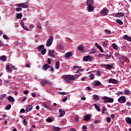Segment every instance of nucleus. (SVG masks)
Instances as JSON below:
<instances>
[{
    "instance_id": "nucleus-1",
    "label": "nucleus",
    "mask_w": 131,
    "mask_h": 131,
    "mask_svg": "<svg viewBox=\"0 0 131 131\" xmlns=\"http://www.w3.org/2000/svg\"><path fill=\"white\" fill-rule=\"evenodd\" d=\"M61 77L63 78V81L65 83H69L70 81L75 80L74 76L71 75H64L62 76Z\"/></svg>"
},
{
    "instance_id": "nucleus-2",
    "label": "nucleus",
    "mask_w": 131,
    "mask_h": 131,
    "mask_svg": "<svg viewBox=\"0 0 131 131\" xmlns=\"http://www.w3.org/2000/svg\"><path fill=\"white\" fill-rule=\"evenodd\" d=\"M87 5L88 6L87 9L88 11L93 12L95 7L93 6L94 5V0H87Z\"/></svg>"
},
{
    "instance_id": "nucleus-3",
    "label": "nucleus",
    "mask_w": 131,
    "mask_h": 131,
    "mask_svg": "<svg viewBox=\"0 0 131 131\" xmlns=\"http://www.w3.org/2000/svg\"><path fill=\"white\" fill-rule=\"evenodd\" d=\"M115 56H116L117 58H118L120 61H121L122 63H124V62H125L126 60V59H127V57L122 56L119 53H116Z\"/></svg>"
},
{
    "instance_id": "nucleus-4",
    "label": "nucleus",
    "mask_w": 131,
    "mask_h": 131,
    "mask_svg": "<svg viewBox=\"0 0 131 131\" xmlns=\"http://www.w3.org/2000/svg\"><path fill=\"white\" fill-rule=\"evenodd\" d=\"M56 51L54 50H49L48 51V56L51 58H56Z\"/></svg>"
},
{
    "instance_id": "nucleus-5",
    "label": "nucleus",
    "mask_w": 131,
    "mask_h": 131,
    "mask_svg": "<svg viewBox=\"0 0 131 131\" xmlns=\"http://www.w3.org/2000/svg\"><path fill=\"white\" fill-rule=\"evenodd\" d=\"M53 41H54V37L53 36H51L47 41V47H51V46H52V44L53 43Z\"/></svg>"
},
{
    "instance_id": "nucleus-6",
    "label": "nucleus",
    "mask_w": 131,
    "mask_h": 131,
    "mask_svg": "<svg viewBox=\"0 0 131 131\" xmlns=\"http://www.w3.org/2000/svg\"><path fill=\"white\" fill-rule=\"evenodd\" d=\"M102 99L105 101V103H113V99L112 98L104 96Z\"/></svg>"
},
{
    "instance_id": "nucleus-7",
    "label": "nucleus",
    "mask_w": 131,
    "mask_h": 131,
    "mask_svg": "<svg viewBox=\"0 0 131 131\" xmlns=\"http://www.w3.org/2000/svg\"><path fill=\"white\" fill-rule=\"evenodd\" d=\"M118 101L121 103V104H124L126 102V98H125V96H122L118 99Z\"/></svg>"
},
{
    "instance_id": "nucleus-8",
    "label": "nucleus",
    "mask_w": 131,
    "mask_h": 131,
    "mask_svg": "<svg viewBox=\"0 0 131 131\" xmlns=\"http://www.w3.org/2000/svg\"><path fill=\"white\" fill-rule=\"evenodd\" d=\"M92 59H93L92 56H86L83 57V60L84 61V62H88V61H89V60H90V61H92Z\"/></svg>"
},
{
    "instance_id": "nucleus-9",
    "label": "nucleus",
    "mask_w": 131,
    "mask_h": 131,
    "mask_svg": "<svg viewBox=\"0 0 131 131\" xmlns=\"http://www.w3.org/2000/svg\"><path fill=\"white\" fill-rule=\"evenodd\" d=\"M101 14L102 16H107V14H108V10L106 8H103L101 11Z\"/></svg>"
},
{
    "instance_id": "nucleus-10",
    "label": "nucleus",
    "mask_w": 131,
    "mask_h": 131,
    "mask_svg": "<svg viewBox=\"0 0 131 131\" xmlns=\"http://www.w3.org/2000/svg\"><path fill=\"white\" fill-rule=\"evenodd\" d=\"M72 56H73V54L72 53V52H69L65 54L64 58H66V59H69V58H70V57H72Z\"/></svg>"
},
{
    "instance_id": "nucleus-11",
    "label": "nucleus",
    "mask_w": 131,
    "mask_h": 131,
    "mask_svg": "<svg viewBox=\"0 0 131 131\" xmlns=\"http://www.w3.org/2000/svg\"><path fill=\"white\" fill-rule=\"evenodd\" d=\"M84 46L83 45H80L78 47V50L80 51L81 53H84Z\"/></svg>"
},
{
    "instance_id": "nucleus-12",
    "label": "nucleus",
    "mask_w": 131,
    "mask_h": 131,
    "mask_svg": "<svg viewBox=\"0 0 131 131\" xmlns=\"http://www.w3.org/2000/svg\"><path fill=\"white\" fill-rule=\"evenodd\" d=\"M59 117H62V116H64L65 115V111H63L62 108H60L59 110Z\"/></svg>"
},
{
    "instance_id": "nucleus-13",
    "label": "nucleus",
    "mask_w": 131,
    "mask_h": 131,
    "mask_svg": "<svg viewBox=\"0 0 131 131\" xmlns=\"http://www.w3.org/2000/svg\"><path fill=\"white\" fill-rule=\"evenodd\" d=\"M95 46L99 50L100 52L101 53H104V50H103V48H102L101 46L99 45V44H98L97 42L95 43Z\"/></svg>"
},
{
    "instance_id": "nucleus-14",
    "label": "nucleus",
    "mask_w": 131,
    "mask_h": 131,
    "mask_svg": "<svg viewBox=\"0 0 131 131\" xmlns=\"http://www.w3.org/2000/svg\"><path fill=\"white\" fill-rule=\"evenodd\" d=\"M123 38L127 40L128 41H130L131 42V37L127 35H125L123 36Z\"/></svg>"
},
{
    "instance_id": "nucleus-15",
    "label": "nucleus",
    "mask_w": 131,
    "mask_h": 131,
    "mask_svg": "<svg viewBox=\"0 0 131 131\" xmlns=\"http://www.w3.org/2000/svg\"><path fill=\"white\" fill-rule=\"evenodd\" d=\"M91 119V115L90 114H87L85 116L83 120L85 121H89Z\"/></svg>"
},
{
    "instance_id": "nucleus-16",
    "label": "nucleus",
    "mask_w": 131,
    "mask_h": 131,
    "mask_svg": "<svg viewBox=\"0 0 131 131\" xmlns=\"http://www.w3.org/2000/svg\"><path fill=\"white\" fill-rule=\"evenodd\" d=\"M123 16H124V13L123 12H120L116 14V17L118 18H120V17H123Z\"/></svg>"
},
{
    "instance_id": "nucleus-17",
    "label": "nucleus",
    "mask_w": 131,
    "mask_h": 131,
    "mask_svg": "<svg viewBox=\"0 0 131 131\" xmlns=\"http://www.w3.org/2000/svg\"><path fill=\"white\" fill-rule=\"evenodd\" d=\"M50 67H51V66H50V64L48 63H46L42 66V68L43 70H48V69H49V68H50Z\"/></svg>"
},
{
    "instance_id": "nucleus-18",
    "label": "nucleus",
    "mask_w": 131,
    "mask_h": 131,
    "mask_svg": "<svg viewBox=\"0 0 131 131\" xmlns=\"http://www.w3.org/2000/svg\"><path fill=\"white\" fill-rule=\"evenodd\" d=\"M32 105H29L26 108V112H30L31 110H32Z\"/></svg>"
},
{
    "instance_id": "nucleus-19",
    "label": "nucleus",
    "mask_w": 131,
    "mask_h": 131,
    "mask_svg": "<svg viewBox=\"0 0 131 131\" xmlns=\"http://www.w3.org/2000/svg\"><path fill=\"white\" fill-rule=\"evenodd\" d=\"M8 100L9 102H11L12 103H13V102H15V99H14V97L12 96H9L8 97Z\"/></svg>"
},
{
    "instance_id": "nucleus-20",
    "label": "nucleus",
    "mask_w": 131,
    "mask_h": 131,
    "mask_svg": "<svg viewBox=\"0 0 131 131\" xmlns=\"http://www.w3.org/2000/svg\"><path fill=\"white\" fill-rule=\"evenodd\" d=\"M93 98V100H95V101H99L100 100V97L97 95H94Z\"/></svg>"
},
{
    "instance_id": "nucleus-21",
    "label": "nucleus",
    "mask_w": 131,
    "mask_h": 131,
    "mask_svg": "<svg viewBox=\"0 0 131 131\" xmlns=\"http://www.w3.org/2000/svg\"><path fill=\"white\" fill-rule=\"evenodd\" d=\"M60 68V61H57L55 63V69H59Z\"/></svg>"
},
{
    "instance_id": "nucleus-22",
    "label": "nucleus",
    "mask_w": 131,
    "mask_h": 131,
    "mask_svg": "<svg viewBox=\"0 0 131 131\" xmlns=\"http://www.w3.org/2000/svg\"><path fill=\"white\" fill-rule=\"evenodd\" d=\"M47 83H48V80H42L40 81V83L42 86L45 85V84H47Z\"/></svg>"
},
{
    "instance_id": "nucleus-23",
    "label": "nucleus",
    "mask_w": 131,
    "mask_h": 131,
    "mask_svg": "<svg viewBox=\"0 0 131 131\" xmlns=\"http://www.w3.org/2000/svg\"><path fill=\"white\" fill-rule=\"evenodd\" d=\"M126 122L128 124H131V118L129 117H127L125 118Z\"/></svg>"
},
{
    "instance_id": "nucleus-24",
    "label": "nucleus",
    "mask_w": 131,
    "mask_h": 131,
    "mask_svg": "<svg viewBox=\"0 0 131 131\" xmlns=\"http://www.w3.org/2000/svg\"><path fill=\"white\" fill-rule=\"evenodd\" d=\"M116 22L118 23L119 25H122L123 24V22L122 21L121 19H117L116 20Z\"/></svg>"
},
{
    "instance_id": "nucleus-25",
    "label": "nucleus",
    "mask_w": 131,
    "mask_h": 131,
    "mask_svg": "<svg viewBox=\"0 0 131 131\" xmlns=\"http://www.w3.org/2000/svg\"><path fill=\"white\" fill-rule=\"evenodd\" d=\"M38 51H40L41 50H43L45 49V46L40 45L37 47Z\"/></svg>"
},
{
    "instance_id": "nucleus-26",
    "label": "nucleus",
    "mask_w": 131,
    "mask_h": 131,
    "mask_svg": "<svg viewBox=\"0 0 131 131\" xmlns=\"http://www.w3.org/2000/svg\"><path fill=\"white\" fill-rule=\"evenodd\" d=\"M104 66L106 69H108L109 70L112 68V65L111 64H104Z\"/></svg>"
},
{
    "instance_id": "nucleus-27",
    "label": "nucleus",
    "mask_w": 131,
    "mask_h": 131,
    "mask_svg": "<svg viewBox=\"0 0 131 131\" xmlns=\"http://www.w3.org/2000/svg\"><path fill=\"white\" fill-rule=\"evenodd\" d=\"M101 84H102V83H101V82H100L99 81H97L94 84V86H99L100 85H101Z\"/></svg>"
},
{
    "instance_id": "nucleus-28",
    "label": "nucleus",
    "mask_w": 131,
    "mask_h": 131,
    "mask_svg": "<svg viewBox=\"0 0 131 131\" xmlns=\"http://www.w3.org/2000/svg\"><path fill=\"white\" fill-rule=\"evenodd\" d=\"M94 106L97 111H101V108L99 105H97L96 104H94Z\"/></svg>"
},
{
    "instance_id": "nucleus-29",
    "label": "nucleus",
    "mask_w": 131,
    "mask_h": 131,
    "mask_svg": "<svg viewBox=\"0 0 131 131\" xmlns=\"http://www.w3.org/2000/svg\"><path fill=\"white\" fill-rule=\"evenodd\" d=\"M23 16V15L22 13H19L17 14L16 18H17V19H21V18H22Z\"/></svg>"
},
{
    "instance_id": "nucleus-30",
    "label": "nucleus",
    "mask_w": 131,
    "mask_h": 131,
    "mask_svg": "<svg viewBox=\"0 0 131 131\" xmlns=\"http://www.w3.org/2000/svg\"><path fill=\"white\" fill-rule=\"evenodd\" d=\"M0 60L1 61H6L7 60V56L6 55H4L0 58Z\"/></svg>"
},
{
    "instance_id": "nucleus-31",
    "label": "nucleus",
    "mask_w": 131,
    "mask_h": 131,
    "mask_svg": "<svg viewBox=\"0 0 131 131\" xmlns=\"http://www.w3.org/2000/svg\"><path fill=\"white\" fill-rule=\"evenodd\" d=\"M6 70L7 71H9V72H12V71H13V70L11 69V68L10 67V65L7 66Z\"/></svg>"
},
{
    "instance_id": "nucleus-32",
    "label": "nucleus",
    "mask_w": 131,
    "mask_h": 131,
    "mask_svg": "<svg viewBox=\"0 0 131 131\" xmlns=\"http://www.w3.org/2000/svg\"><path fill=\"white\" fill-rule=\"evenodd\" d=\"M46 53H47V49H46L45 48L42 49V50L41 51V55H45Z\"/></svg>"
},
{
    "instance_id": "nucleus-33",
    "label": "nucleus",
    "mask_w": 131,
    "mask_h": 131,
    "mask_svg": "<svg viewBox=\"0 0 131 131\" xmlns=\"http://www.w3.org/2000/svg\"><path fill=\"white\" fill-rule=\"evenodd\" d=\"M109 83H115V79H110L108 80Z\"/></svg>"
},
{
    "instance_id": "nucleus-34",
    "label": "nucleus",
    "mask_w": 131,
    "mask_h": 131,
    "mask_svg": "<svg viewBox=\"0 0 131 131\" xmlns=\"http://www.w3.org/2000/svg\"><path fill=\"white\" fill-rule=\"evenodd\" d=\"M94 78H95V75H94V74H91L89 75V79H91V80H93V79H94Z\"/></svg>"
},
{
    "instance_id": "nucleus-35",
    "label": "nucleus",
    "mask_w": 131,
    "mask_h": 131,
    "mask_svg": "<svg viewBox=\"0 0 131 131\" xmlns=\"http://www.w3.org/2000/svg\"><path fill=\"white\" fill-rule=\"evenodd\" d=\"M58 49H59L60 50H64L65 48H64V46H63V45L61 43H60L58 46Z\"/></svg>"
},
{
    "instance_id": "nucleus-36",
    "label": "nucleus",
    "mask_w": 131,
    "mask_h": 131,
    "mask_svg": "<svg viewBox=\"0 0 131 131\" xmlns=\"http://www.w3.org/2000/svg\"><path fill=\"white\" fill-rule=\"evenodd\" d=\"M74 121L75 122H78L79 121V117L76 116L75 118V119L74 120Z\"/></svg>"
},
{
    "instance_id": "nucleus-37",
    "label": "nucleus",
    "mask_w": 131,
    "mask_h": 131,
    "mask_svg": "<svg viewBox=\"0 0 131 131\" xmlns=\"http://www.w3.org/2000/svg\"><path fill=\"white\" fill-rule=\"evenodd\" d=\"M124 94L125 95H130V91H128V90H125L124 91Z\"/></svg>"
},
{
    "instance_id": "nucleus-38",
    "label": "nucleus",
    "mask_w": 131,
    "mask_h": 131,
    "mask_svg": "<svg viewBox=\"0 0 131 131\" xmlns=\"http://www.w3.org/2000/svg\"><path fill=\"white\" fill-rule=\"evenodd\" d=\"M46 121L47 122H53V119L51 118H48L46 119Z\"/></svg>"
},
{
    "instance_id": "nucleus-39",
    "label": "nucleus",
    "mask_w": 131,
    "mask_h": 131,
    "mask_svg": "<svg viewBox=\"0 0 131 131\" xmlns=\"http://www.w3.org/2000/svg\"><path fill=\"white\" fill-rule=\"evenodd\" d=\"M105 33H106V34H111V31L109 30H105Z\"/></svg>"
},
{
    "instance_id": "nucleus-40",
    "label": "nucleus",
    "mask_w": 131,
    "mask_h": 131,
    "mask_svg": "<svg viewBox=\"0 0 131 131\" xmlns=\"http://www.w3.org/2000/svg\"><path fill=\"white\" fill-rule=\"evenodd\" d=\"M95 53H96V50L94 49H91L90 51V54H95Z\"/></svg>"
},
{
    "instance_id": "nucleus-41",
    "label": "nucleus",
    "mask_w": 131,
    "mask_h": 131,
    "mask_svg": "<svg viewBox=\"0 0 131 131\" xmlns=\"http://www.w3.org/2000/svg\"><path fill=\"white\" fill-rule=\"evenodd\" d=\"M60 129H61V128L58 127H55L54 128V131H59V130H60Z\"/></svg>"
},
{
    "instance_id": "nucleus-42",
    "label": "nucleus",
    "mask_w": 131,
    "mask_h": 131,
    "mask_svg": "<svg viewBox=\"0 0 131 131\" xmlns=\"http://www.w3.org/2000/svg\"><path fill=\"white\" fill-rule=\"evenodd\" d=\"M21 8H23L24 9H28V8H29V6L23 4Z\"/></svg>"
},
{
    "instance_id": "nucleus-43",
    "label": "nucleus",
    "mask_w": 131,
    "mask_h": 131,
    "mask_svg": "<svg viewBox=\"0 0 131 131\" xmlns=\"http://www.w3.org/2000/svg\"><path fill=\"white\" fill-rule=\"evenodd\" d=\"M16 12H21V11H22V8H16Z\"/></svg>"
},
{
    "instance_id": "nucleus-44",
    "label": "nucleus",
    "mask_w": 131,
    "mask_h": 131,
    "mask_svg": "<svg viewBox=\"0 0 131 131\" xmlns=\"http://www.w3.org/2000/svg\"><path fill=\"white\" fill-rule=\"evenodd\" d=\"M12 107V105L11 104H9L7 107L6 109L7 110H10L11 109V107Z\"/></svg>"
},
{
    "instance_id": "nucleus-45",
    "label": "nucleus",
    "mask_w": 131,
    "mask_h": 131,
    "mask_svg": "<svg viewBox=\"0 0 131 131\" xmlns=\"http://www.w3.org/2000/svg\"><path fill=\"white\" fill-rule=\"evenodd\" d=\"M106 110V107L103 106L102 108V113H103L104 114V113H105V111Z\"/></svg>"
},
{
    "instance_id": "nucleus-46",
    "label": "nucleus",
    "mask_w": 131,
    "mask_h": 131,
    "mask_svg": "<svg viewBox=\"0 0 131 131\" xmlns=\"http://www.w3.org/2000/svg\"><path fill=\"white\" fill-rule=\"evenodd\" d=\"M20 25L23 28L25 26V25L24 24V23L23 21L20 22Z\"/></svg>"
},
{
    "instance_id": "nucleus-47",
    "label": "nucleus",
    "mask_w": 131,
    "mask_h": 131,
    "mask_svg": "<svg viewBox=\"0 0 131 131\" xmlns=\"http://www.w3.org/2000/svg\"><path fill=\"white\" fill-rule=\"evenodd\" d=\"M117 95L118 96H119V95H123V92H119L117 93Z\"/></svg>"
},
{
    "instance_id": "nucleus-48",
    "label": "nucleus",
    "mask_w": 131,
    "mask_h": 131,
    "mask_svg": "<svg viewBox=\"0 0 131 131\" xmlns=\"http://www.w3.org/2000/svg\"><path fill=\"white\" fill-rule=\"evenodd\" d=\"M20 113H25V110L24 108H21L20 111Z\"/></svg>"
},
{
    "instance_id": "nucleus-49",
    "label": "nucleus",
    "mask_w": 131,
    "mask_h": 131,
    "mask_svg": "<svg viewBox=\"0 0 131 131\" xmlns=\"http://www.w3.org/2000/svg\"><path fill=\"white\" fill-rule=\"evenodd\" d=\"M98 55L99 57H100L101 58H102V57H105V54H99Z\"/></svg>"
},
{
    "instance_id": "nucleus-50",
    "label": "nucleus",
    "mask_w": 131,
    "mask_h": 131,
    "mask_svg": "<svg viewBox=\"0 0 131 131\" xmlns=\"http://www.w3.org/2000/svg\"><path fill=\"white\" fill-rule=\"evenodd\" d=\"M23 28L24 29V30H26V31H29V29H28V28H27L25 26Z\"/></svg>"
},
{
    "instance_id": "nucleus-51",
    "label": "nucleus",
    "mask_w": 131,
    "mask_h": 131,
    "mask_svg": "<svg viewBox=\"0 0 131 131\" xmlns=\"http://www.w3.org/2000/svg\"><path fill=\"white\" fill-rule=\"evenodd\" d=\"M3 38H4L5 39H8L9 38V37H8L7 35H3Z\"/></svg>"
},
{
    "instance_id": "nucleus-52",
    "label": "nucleus",
    "mask_w": 131,
    "mask_h": 131,
    "mask_svg": "<svg viewBox=\"0 0 131 131\" xmlns=\"http://www.w3.org/2000/svg\"><path fill=\"white\" fill-rule=\"evenodd\" d=\"M107 122H110L111 121V118L110 117H108L106 119Z\"/></svg>"
},
{
    "instance_id": "nucleus-53",
    "label": "nucleus",
    "mask_w": 131,
    "mask_h": 131,
    "mask_svg": "<svg viewBox=\"0 0 131 131\" xmlns=\"http://www.w3.org/2000/svg\"><path fill=\"white\" fill-rule=\"evenodd\" d=\"M130 105L131 104L129 103V102H126V106H127V107H130Z\"/></svg>"
},
{
    "instance_id": "nucleus-54",
    "label": "nucleus",
    "mask_w": 131,
    "mask_h": 131,
    "mask_svg": "<svg viewBox=\"0 0 131 131\" xmlns=\"http://www.w3.org/2000/svg\"><path fill=\"white\" fill-rule=\"evenodd\" d=\"M66 94V92H59V95H62V96H64Z\"/></svg>"
},
{
    "instance_id": "nucleus-55",
    "label": "nucleus",
    "mask_w": 131,
    "mask_h": 131,
    "mask_svg": "<svg viewBox=\"0 0 131 131\" xmlns=\"http://www.w3.org/2000/svg\"><path fill=\"white\" fill-rule=\"evenodd\" d=\"M74 68H77V69H81V67L74 66Z\"/></svg>"
},
{
    "instance_id": "nucleus-56",
    "label": "nucleus",
    "mask_w": 131,
    "mask_h": 131,
    "mask_svg": "<svg viewBox=\"0 0 131 131\" xmlns=\"http://www.w3.org/2000/svg\"><path fill=\"white\" fill-rule=\"evenodd\" d=\"M24 124H25V125H26L27 124V121H26V120L25 119L23 121Z\"/></svg>"
},
{
    "instance_id": "nucleus-57",
    "label": "nucleus",
    "mask_w": 131,
    "mask_h": 131,
    "mask_svg": "<svg viewBox=\"0 0 131 131\" xmlns=\"http://www.w3.org/2000/svg\"><path fill=\"white\" fill-rule=\"evenodd\" d=\"M68 99V98L67 97H65L63 100H62V102H66L67 101V99Z\"/></svg>"
},
{
    "instance_id": "nucleus-58",
    "label": "nucleus",
    "mask_w": 131,
    "mask_h": 131,
    "mask_svg": "<svg viewBox=\"0 0 131 131\" xmlns=\"http://www.w3.org/2000/svg\"><path fill=\"white\" fill-rule=\"evenodd\" d=\"M97 76H101V73L99 71H97Z\"/></svg>"
},
{
    "instance_id": "nucleus-59",
    "label": "nucleus",
    "mask_w": 131,
    "mask_h": 131,
    "mask_svg": "<svg viewBox=\"0 0 131 131\" xmlns=\"http://www.w3.org/2000/svg\"><path fill=\"white\" fill-rule=\"evenodd\" d=\"M94 123H100V121H99L98 120H95Z\"/></svg>"
},
{
    "instance_id": "nucleus-60",
    "label": "nucleus",
    "mask_w": 131,
    "mask_h": 131,
    "mask_svg": "<svg viewBox=\"0 0 131 131\" xmlns=\"http://www.w3.org/2000/svg\"><path fill=\"white\" fill-rule=\"evenodd\" d=\"M48 64H51V63H52V61H51V59L50 58L48 59Z\"/></svg>"
},
{
    "instance_id": "nucleus-61",
    "label": "nucleus",
    "mask_w": 131,
    "mask_h": 131,
    "mask_svg": "<svg viewBox=\"0 0 131 131\" xmlns=\"http://www.w3.org/2000/svg\"><path fill=\"white\" fill-rule=\"evenodd\" d=\"M22 5L23 4H16L17 7H21L22 8Z\"/></svg>"
},
{
    "instance_id": "nucleus-62",
    "label": "nucleus",
    "mask_w": 131,
    "mask_h": 131,
    "mask_svg": "<svg viewBox=\"0 0 131 131\" xmlns=\"http://www.w3.org/2000/svg\"><path fill=\"white\" fill-rule=\"evenodd\" d=\"M37 27L38 29H42V27L41 26L38 25Z\"/></svg>"
},
{
    "instance_id": "nucleus-63",
    "label": "nucleus",
    "mask_w": 131,
    "mask_h": 131,
    "mask_svg": "<svg viewBox=\"0 0 131 131\" xmlns=\"http://www.w3.org/2000/svg\"><path fill=\"white\" fill-rule=\"evenodd\" d=\"M24 94L25 95H28V91L26 90V91H24Z\"/></svg>"
},
{
    "instance_id": "nucleus-64",
    "label": "nucleus",
    "mask_w": 131,
    "mask_h": 131,
    "mask_svg": "<svg viewBox=\"0 0 131 131\" xmlns=\"http://www.w3.org/2000/svg\"><path fill=\"white\" fill-rule=\"evenodd\" d=\"M30 27L31 28H34V25L31 24V25H30Z\"/></svg>"
}]
</instances>
